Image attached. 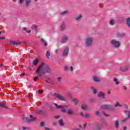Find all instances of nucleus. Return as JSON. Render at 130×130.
I'll list each match as a JSON object with an SVG mask.
<instances>
[{"label":"nucleus","mask_w":130,"mask_h":130,"mask_svg":"<svg viewBox=\"0 0 130 130\" xmlns=\"http://www.w3.org/2000/svg\"><path fill=\"white\" fill-rule=\"evenodd\" d=\"M50 68L45 63H41L36 70V74H38L39 77H42L45 73H50Z\"/></svg>","instance_id":"nucleus-1"},{"label":"nucleus","mask_w":130,"mask_h":130,"mask_svg":"<svg viewBox=\"0 0 130 130\" xmlns=\"http://www.w3.org/2000/svg\"><path fill=\"white\" fill-rule=\"evenodd\" d=\"M94 38L92 37H88L85 39V47H90L92 46Z\"/></svg>","instance_id":"nucleus-2"},{"label":"nucleus","mask_w":130,"mask_h":130,"mask_svg":"<svg viewBox=\"0 0 130 130\" xmlns=\"http://www.w3.org/2000/svg\"><path fill=\"white\" fill-rule=\"evenodd\" d=\"M110 43L114 48H118L120 47V42L115 39L111 40Z\"/></svg>","instance_id":"nucleus-3"},{"label":"nucleus","mask_w":130,"mask_h":130,"mask_svg":"<svg viewBox=\"0 0 130 130\" xmlns=\"http://www.w3.org/2000/svg\"><path fill=\"white\" fill-rule=\"evenodd\" d=\"M30 118L27 117H25L23 118V120L24 122H26L27 123H29V122H31V121H35L36 120V117H33L32 115H30Z\"/></svg>","instance_id":"nucleus-4"},{"label":"nucleus","mask_w":130,"mask_h":130,"mask_svg":"<svg viewBox=\"0 0 130 130\" xmlns=\"http://www.w3.org/2000/svg\"><path fill=\"white\" fill-rule=\"evenodd\" d=\"M54 96L57 98L59 100H60L61 101H64V102H67V99L64 98V96H62L60 94L58 93H54Z\"/></svg>","instance_id":"nucleus-5"},{"label":"nucleus","mask_w":130,"mask_h":130,"mask_svg":"<svg viewBox=\"0 0 130 130\" xmlns=\"http://www.w3.org/2000/svg\"><path fill=\"white\" fill-rule=\"evenodd\" d=\"M69 41V37L67 35H64L62 37V38L60 41V43L62 44H64V43H67Z\"/></svg>","instance_id":"nucleus-6"},{"label":"nucleus","mask_w":130,"mask_h":130,"mask_svg":"<svg viewBox=\"0 0 130 130\" xmlns=\"http://www.w3.org/2000/svg\"><path fill=\"white\" fill-rule=\"evenodd\" d=\"M69 51H70V48L69 47L64 48L62 52V56H68V55L69 54Z\"/></svg>","instance_id":"nucleus-7"},{"label":"nucleus","mask_w":130,"mask_h":130,"mask_svg":"<svg viewBox=\"0 0 130 130\" xmlns=\"http://www.w3.org/2000/svg\"><path fill=\"white\" fill-rule=\"evenodd\" d=\"M128 69H129V66L126 65L125 66L120 67L119 71L120 72H127V71H128Z\"/></svg>","instance_id":"nucleus-8"},{"label":"nucleus","mask_w":130,"mask_h":130,"mask_svg":"<svg viewBox=\"0 0 130 130\" xmlns=\"http://www.w3.org/2000/svg\"><path fill=\"white\" fill-rule=\"evenodd\" d=\"M102 109H108V110H111L112 111L113 109L112 108V106L110 105H104L102 106Z\"/></svg>","instance_id":"nucleus-9"},{"label":"nucleus","mask_w":130,"mask_h":130,"mask_svg":"<svg viewBox=\"0 0 130 130\" xmlns=\"http://www.w3.org/2000/svg\"><path fill=\"white\" fill-rule=\"evenodd\" d=\"M105 93L102 91H100L98 94V97L99 98H103V99H105Z\"/></svg>","instance_id":"nucleus-10"},{"label":"nucleus","mask_w":130,"mask_h":130,"mask_svg":"<svg viewBox=\"0 0 130 130\" xmlns=\"http://www.w3.org/2000/svg\"><path fill=\"white\" fill-rule=\"evenodd\" d=\"M82 18H83V15L82 14H80L75 17V20L76 22H80V21L82 20Z\"/></svg>","instance_id":"nucleus-11"},{"label":"nucleus","mask_w":130,"mask_h":130,"mask_svg":"<svg viewBox=\"0 0 130 130\" xmlns=\"http://www.w3.org/2000/svg\"><path fill=\"white\" fill-rule=\"evenodd\" d=\"M66 28H67V26L66 25V23L63 22L60 25V31H61V32H63V31L66 30Z\"/></svg>","instance_id":"nucleus-12"},{"label":"nucleus","mask_w":130,"mask_h":130,"mask_svg":"<svg viewBox=\"0 0 130 130\" xmlns=\"http://www.w3.org/2000/svg\"><path fill=\"white\" fill-rule=\"evenodd\" d=\"M64 70L66 71H71V72H73L74 71V67L70 66V67H68L67 66H65V67H64Z\"/></svg>","instance_id":"nucleus-13"},{"label":"nucleus","mask_w":130,"mask_h":130,"mask_svg":"<svg viewBox=\"0 0 130 130\" xmlns=\"http://www.w3.org/2000/svg\"><path fill=\"white\" fill-rule=\"evenodd\" d=\"M93 80L94 82H95L96 83H99L101 81V79L100 78L97 77V76H94L93 77Z\"/></svg>","instance_id":"nucleus-14"},{"label":"nucleus","mask_w":130,"mask_h":130,"mask_svg":"<svg viewBox=\"0 0 130 130\" xmlns=\"http://www.w3.org/2000/svg\"><path fill=\"white\" fill-rule=\"evenodd\" d=\"M32 0H25V7L26 8H29L30 7V5H31V2Z\"/></svg>","instance_id":"nucleus-15"},{"label":"nucleus","mask_w":130,"mask_h":130,"mask_svg":"<svg viewBox=\"0 0 130 130\" xmlns=\"http://www.w3.org/2000/svg\"><path fill=\"white\" fill-rule=\"evenodd\" d=\"M67 113L69 114V115H75V112H74V110L72 109H69L67 111Z\"/></svg>","instance_id":"nucleus-16"},{"label":"nucleus","mask_w":130,"mask_h":130,"mask_svg":"<svg viewBox=\"0 0 130 130\" xmlns=\"http://www.w3.org/2000/svg\"><path fill=\"white\" fill-rule=\"evenodd\" d=\"M81 108L83 109V110H88L89 108L88 107V106L86 104H83L81 106Z\"/></svg>","instance_id":"nucleus-17"},{"label":"nucleus","mask_w":130,"mask_h":130,"mask_svg":"<svg viewBox=\"0 0 130 130\" xmlns=\"http://www.w3.org/2000/svg\"><path fill=\"white\" fill-rule=\"evenodd\" d=\"M115 127L116 128H119V120H116L115 121Z\"/></svg>","instance_id":"nucleus-18"},{"label":"nucleus","mask_w":130,"mask_h":130,"mask_svg":"<svg viewBox=\"0 0 130 130\" xmlns=\"http://www.w3.org/2000/svg\"><path fill=\"white\" fill-rule=\"evenodd\" d=\"M70 13V11L69 10H65L61 12V15L62 16H64V15H68Z\"/></svg>","instance_id":"nucleus-19"},{"label":"nucleus","mask_w":130,"mask_h":130,"mask_svg":"<svg viewBox=\"0 0 130 130\" xmlns=\"http://www.w3.org/2000/svg\"><path fill=\"white\" fill-rule=\"evenodd\" d=\"M103 126V124H102V123L96 125V129L100 130V129H101V128H102Z\"/></svg>","instance_id":"nucleus-20"},{"label":"nucleus","mask_w":130,"mask_h":130,"mask_svg":"<svg viewBox=\"0 0 130 130\" xmlns=\"http://www.w3.org/2000/svg\"><path fill=\"white\" fill-rule=\"evenodd\" d=\"M72 101L74 102L75 105H78V104H79V100H78V99L73 98Z\"/></svg>","instance_id":"nucleus-21"},{"label":"nucleus","mask_w":130,"mask_h":130,"mask_svg":"<svg viewBox=\"0 0 130 130\" xmlns=\"http://www.w3.org/2000/svg\"><path fill=\"white\" fill-rule=\"evenodd\" d=\"M41 42L43 43V44L44 45V46H47V43L46 42V41L44 40V39H41Z\"/></svg>","instance_id":"nucleus-22"},{"label":"nucleus","mask_w":130,"mask_h":130,"mask_svg":"<svg viewBox=\"0 0 130 130\" xmlns=\"http://www.w3.org/2000/svg\"><path fill=\"white\" fill-rule=\"evenodd\" d=\"M10 43L11 44H14V45H18L19 44H21V42H17V41H11L10 42Z\"/></svg>","instance_id":"nucleus-23"},{"label":"nucleus","mask_w":130,"mask_h":130,"mask_svg":"<svg viewBox=\"0 0 130 130\" xmlns=\"http://www.w3.org/2000/svg\"><path fill=\"white\" fill-rule=\"evenodd\" d=\"M55 106L56 108H57V109H59L60 108H64V106H59V105H57V104H55Z\"/></svg>","instance_id":"nucleus-24"},{"label":"nucleus","mask_w":130,"mask_h":130,"mask_svg":"<svg viewBox=\"0 0 130 130\" xmlns=\"http://www.w3.org/2000/svg\"><path fill=\"white\" fill-rule=\"evenodd\" d=\"M46 56L48 59H50V58L49 57V56H50V52L48 51H47L46 53Z\"/></svg>","instance_id":"nucleus-25"},{"label":"nucleus","mask_w":130,"mask_h":130,"mask_svg":"<svg viewBox=\"0 0 130 130\" xmlns=\"http://www.w3.org/2000/svg\"><path fill=\"white\" fill-rule=\"evenodd\" d=\"M114 107H122V105H120L119 102H117L115 105H114Z\"/></svg>","instance_id":"nucleus-26"},{"label":"nucleus","mask_w":130,"mask_h":130,"mask_svg":"<svg viewBox=\"0 0 130 130\" xmlns=\"http://www.w3.org/2000/svg\"><path fill=\"white\" fill-rule=\"evenodd\" d=\"M126 24H127V26H128L129 27V28H130V18H127Z\"/></svg>","instance_id":"nucleus-27"},{"label":"nucleus","mask_w":130,"mask_h":130,"mask_svg":"<svg viewBox=\"0 0 130 130\" xmlns=\"http://www.w3.org/2000/svg\"><path fill=\"white\" fill-rule=\"evenodd\" d=\"M109 24L110 25H114V24H115V21H114V20L113 19H111L110 20V21H109Z\"/></svg>","instance_id":"nucleus-28"},{"label":"nucleus","mask_w":130,"mask_h":130,"mask_svg":"<svg viewBox=\"0 0 130 130\" xmlns=\"http://www.w3.org/2000/svg\"><path fill=\"white\" fill-rule=\"evenodd\" d=\"M38 62H39V60L38 59H35L33 61L34 66H36Z\"/></svg>","instance_id":"nucleus-29"},{"label":"nucleus","mask_w":130,"mask_h":130,"mask_svg":"<svg viewBox=\"0 0 130 130\" xmlns=\"http://www.w3.org/2000/svg\"><path fill=\"white\" fill-rule=\"evenodd\" d=\"M123 36H124V35L122 33H118L117 34V38L123 37Z\"/></svg>","instance_id":"nucleus-30"},{"label":"nucleus","mask_w":130,"mask_h":130,"mask_svg":"<svg viewBox=\"0 0 130 130\" xmlns=\"http://www.w3.org/2000/svg\"><path fill=\"white\" fill-rule=\"evenodd\" d=\"M0 107H3V108H8L7 105L2 104L1 102H0Z\"/></svg>","instance_id":"nucleus-31"},{"label":"nucleus","mask_w":130,"mask_h":130,"mask_svg":"<svg viewBox=\"0 0 130 130\" xmlns=\"http://www.w3.org/2000/svg\"><path fill=\"white\" fill-rule=\"evenodd\" d=\"M36 112L38 114H40V115H42L43 114V112L40 110H37Z\"/></svg>","instance_id":"nucleus-32"},{"label":"nucleus","mask_w":130,"mask_h":130,"mask_svg":"<svg viewBox=\"0 0 130 130\" xmlns=\"http://www.w3.org/2000/svg\"><path fill=\"white\" fill-rule=\"evenodd\" d=\"M113 81L115 83L116 85H119V81H118V79L117 78H114Z\"/></svg>","instance_id":"nucleus-33"},{"label":"nucleus","mask_w":130,"mask_h":130,"mask_svg":"<svg viewBox=\"0 0 130 130\" xmlns=\"http://www.w3.org/2000/svg\"><path fill=\"white\" fill-rule=\"evenodd\" d=\"M23 31H25L26 32V33H31V30H27V28H26V27H23Z\"/></svg>","instance_id":"nucleus-34"},{"label":"nucleus","mask_w":130,"mask_h":130,"mask_svg":"<svg viewBox=\"0 0 130 130\" xmlns=\"http://www.w3.org/2000/svg\"><path fill=\"white\" fill-rule=\"evenodd\" d=\"M59 124L60 126H63V121H62V119H60L59 120Z\"/></svg>","instance_id":"nucleus-35"},{"label":"nucleus","mask_w":130,"mask_h":130,"mask_svg":"<svg viewBox=\"0 0 130 130\" xmlns=\"http://www.w3.org/2000/svg\"><path fill=\"white\" fill-rule=\"evenodd\" d=\"M92 90L93 94H97V89L94 87H92Z\"/></svg>","instance_id":"nucleus-36"},{"label":"nucleus","mask_w":130,"mask_h":130,"mask_svg":"<svg viewBox=\"0 0 130 130\" xmlns=\"http://www.w3.org/2000/svg\"><path fill=\"white\" fill-rule=\"evenodd\" d=\"M22 129L23 130H29V129H30V127H26V126H23L22 127Z\"/></svg>","instance_id":"nucleus-37"},{"label":"nucleus","mask_w":130,"mask_h":130,"mask_svg":"<svg viewBox=\"0 0 130 130\" xmlns=\"http://www.w3.org/2000/svg\"><path fill=\"white\" fill-rule=\"evenodd\" d=\"M103 114H104V116H106V117H109V116H110V115H109L108 114H106V113H105V112H104Z\"/></svg>","instance_id":"nucleus-38"},{"label":"nucleus","mask_w":130,"mask_h":130,"mask_svg":"<svg viewBox=\"0 0 130 130\" xmlns=\"http://www.w3.org/2000/svg\"><path fill=\"white\" fill-rule=\"evenodd\" d=\"M40 126H44L45 125V123L44 122H42L40 124Z\"/></svg>","instance_id":"nucleus-39"},{"label":"nucleus","mask_w":130,"mask_h":130,"mask_svg":"<svg viewBox=\"0 0 130 130\" xmlns=\"http://www.w3.org/2000/svg\"><path fill=\"white\" fill-rule=\"evenodd\" d=\"M25 0H18V3L20 4V5H22L23 3H24Z\"/></svg>","instance_id":"nucleus-40"},{"label":"nucleus","mask_w":130,"mask_h":130,"mask_svg":"<svg viewBox=\"0 0 130 130\" xmlns=\"http://www.w3.org/2000/svg\"><path fill=\"white\" fill-rule=\"evenodd\" d=\"M128 119V118H126L122 120V122H123V123L126 122V121H127Z\"/></svg>","instance_id":"nucleus-41"},{"label":"nucleus","mask_w":130,"mask_h":130,"mask_svg":"<svg viewBox=\"0 0 130 130\" xmlns=\"http://www.w3.org/2000/svg\"><path fill=\"white\" fill-rule=\"evenodd\" d=\"M86 125H87V124H86V123H84V124L82 126H81V127L82 128L85 129V128L86 127Z\"/></svg>","instance_id":"nucleus-42"},{"label":"nucleus","mask_w":130,"mask_h":130,"mask_svg":"<svg viewBox=\"0 0 130 130\" xmlns=\"http://www.w3.org/2000/svg\"><path fill=\"white\" fill-rule=\"evenodd\" d=\"M95 115H100V112L99 111H95Z\"/></svg>","instance_id":"nucleus-43"},{"label":"nucleus","mask_w":130,"mask_h":130,"mask_svg":"<svg viewBox=\"0 0 130 130\" xmlns=\"http://www.w3.org/2000/svg\"><path fill=\"white\" fill-rule=\"evenodd\" d=\"M90 116V115L89 114H86L84 115V117H89Z\"/></svg>","instance_id":"nucleus-44"},{"label":"nucleus","mask_w":130,"mask_h":130,"mask_svg":"<svg viewBox=\"0 0 130 130\" xmlns=\"http://www.w3.org/2000/svg\"><path fill=\"white\" fill-rule=\"evenodd\" d=\"M57 80H58V82H61V77H58Z\"/></svg>","instance_id":"nucleus-45"},{"label":"nucleus","mask_w":130,"mask_h":130,"mask_svg":"<svg viewBox=\"0 0 130 130\" xmlns=\"http://www.w3.org/2000/svg\"><path fill=\"white\" fill-rule=\"evenodd\" d=\"M38 79H39V77H38V76H37L35 78H34V81H37V80H38Z\"/></svg>","instance_id":"nucleus-46"},{"label":"nucleus","mask_w":130,"mask_h":130,"mask_svg":"<svg viewBox=\"0 0 130 130\" xmlns=\"http://www.w3.org/2000/svg\"><path fill=\"white\" fill-rule=\"evenodd\" d=\"M39 94H42V93H43V90H39Z\"/></svg>","instance_id":"nucleus-47"},{"label":"nucleus","mask_w":130,"mask_h":130,"mask_svg":"<svg viewBox=\"0 0 130 130\" xmlns=\"http://www.w3.org/2000/svg\"><path fill=\"white\" fill-rule=\"evenodd\" d=\"M62 112H63L64 113L66 112L67 110L64 109H63L61 110Z\"/></svg>","instance_id":"nucleus-48"},{"label":"nucleus","mask_w":130,"mask_h":130,"mask_svg":"<svg viewBox=\"0 0 130 130\" xmlns=\"http://www.w3.org/2000/svg\"><path fill=\"white\" fill-rule=\"evenodd\" d=\"M80 115L83 116V117H84V116H85V114H84V113H80Z\"/></svg>","instance_id":"nucleus-49"},{"label":"nucleus","mask_w":130,"mask_h":130,"mask_svg":"<svg viewBox=\"0 0 130 130\" xmlns=\"http://www.w3.org/2000/svg\"><path fill=\"white\" fill-rule=\"evenodd\" d=\"M55 118H56V119H58V118H59V116H55Z\"/></svg>","instance_id":"nucleus-50"},{"label":"nucleus","mask_w":130,"mask_h":130,"mask_svg":"<svg viewBox=\"0 0 130 130\" xmlns=\"http://www.w3.org/2000/svg\"><path fill=\"white\" fill-rule=\"evenodd\" d=\"M44 128H45V129H46V130H50V128H48V127H45Z\"/></svg>","instance_id":"nucleus-51"},{"label":"nucleus","mask_w":130,"mask_h":130,"mask_svg":"<svg viewBox=\"0 0 130 130\" xmlns=\"http://www.w3.org/2000/svg\"><path fill=\"white\" fill-rule=\"evenodd\" d=\"M34 28H35V29H37V28H38V25H35Z\"/></svg>","instance_id":"nucleus-52"},{"label":"nucleus","mask_w":130,"mask_h":130,"mask_svg":"<svg viewBox=\"0 0 130 130\" xmlns=\"http://www.w3.org/2000/svg\"><path fill=\"white\" fill-rule=\"evenodd\" d=\"M5 37H0V39L2 40V39H5Z\"/></svg>","instance_id":"nucleus-53"},{"label":"nucleus","mask_w":130,"mask_h":130,"mask_svg":"<svg viewBox=\"0 0 130 130\" xmlns=\"http://www.w3.org/2000/svg\"><path fill=\"white\" fill-rule=\"evenodd\" d=\"M124 107H125L126 108H127V105L125 104V105H124Z\"/></svg>","instance_id":"nucleus-54"},{"label":"nucleus","mask_w":130,"mask_h":130,"mask_svg":"<svg viewBox=\"0 0 130 130\" xmlns=\"http://www.w3.org/2000/svg\"><path fill=\"white\" fill-rule=\"evenodd\" d=\"M127 117H128V118H130V113H129L128 114Z\"/></svg>","instance_id":"nucleus-55"},{"label":"nucleus","mask_w":130,"mask_h":130,"mask_svg":"<svg viewBox=\"0 0 130 130\" xmlns=\"http://www.w3.org/2000/svg\"><path fill=\"white\" fill-rule=\"evenodd\" d=\"M55 52V53H57V52H58V50H56Z\"/></svg>","instance_id":"nucleus-56"},{"label":"nucleus","mask_w":130,"mask_h":130,"mask_svg":"<svg viewBox=\"0 0 130 130\" xmlns=\"http://www.w3.org/2000/svg\"><path fill=\"white\" fill-rule=\"evenodd\" d=\"M108 93L109 94H111V91H110V90H108Z\"/></svg>","instance_id":"nucleus-57"},{"label":"nucleus","mask_w":130,"mask_h":130,"mask_svg":"<svg viewBox=\"0 0 130 130\" xmlns=\"http://www.w3.org/2000/svg\"><path fill=\"white\" fill-rule=\"evenodd\" d=\"M123 129L124 130H126V126H124V128H123Z\"/></svg>","instance_id":"nucleus-58"},{"label":"nucleus","mask_w":130,"mask_h":130,"mask_svg":"<svg viewBox=\"0 0 130 130\" xmlns=\"http://www.w3.org/2000/svg\"><path fill=\"white\" fill-rule=\"evenodd\" d=\"M123 88L125 89V90H126V87L124 86V87H123Z\"/></svg>","instance_id":"nucleus-59"},{"label":"nucleus","mask_w":130,"mask_h":130,"mask_svg":"<svg viewBox=\"0 0 130 130\" xmlns=\"http://www.w3.org/2000/svg\"><path fill=\"white\" fill-rule=\"evenodd\" d=\"M21 75H22V76H24L25 74H24V73H22Z\"/></svg>","instance_id":"nucleus-60"},{"label":"nucleus","mask_w":130,"mask_h":130,"mask_svg":"<svg viewBox=\"0 0 130 130\" xmlns=\"http://www.w3.org/2000/svg\"><path fill=\"white\" fill-rule=\"evenodd\" d=\"M2 66H3V64H1L0 67H2Z\"/></svg>","instance_id":"nucleus-61"},{"label":"nucleus","mask_w":130,"mask_h":130,"mask_svg":"<svg viewBox=\"0 0 130 130\" xmlns=\"http://www.w3.org/2000/svg\"><path fill=\"white\" fill-rule=\"evenodd\" d=\"M46 83H48V81L46 80Z\"/></svg>","instance_id":"nucleus-62"},{"label":"nucleus","mask_w":130,"mask_h":130,"mask_svg":"<svg viewBox=\"0 0 130 130\" xmlns=\"http://www.w3.org/2000/svg\"><path fill=\"white\" fill-rule=\"evenodd\" d=\"M104 123H106V122L105 121H104Z\"/></svg>","instance_id":"nucleus-63"},{"label":"nucleus","mask_w":130,"mask_h":130,"mask_svg":"<svg viewBox=\"0 0 130 130\" xmlns=\"http://www.w3.org/2000/svg\"><path fill=\"white\" fill-rule=\"evenodd\" d=\"M28 97H30V95H28Z\"/></svg>","instance_id":"nucleus-64"}]
</instances>
